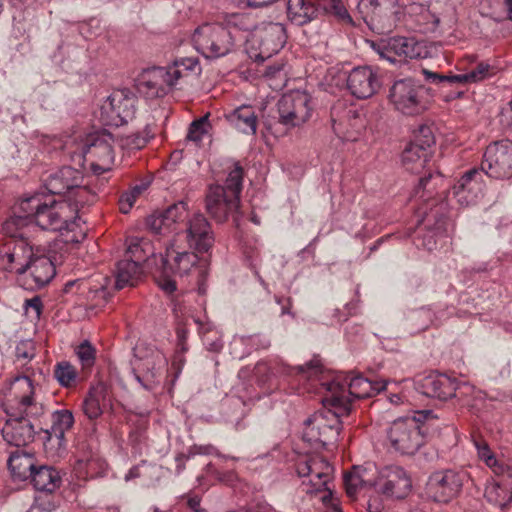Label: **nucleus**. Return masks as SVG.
Returning a JSON list of instances; mask_svg holds the SVG:
<instances>
[{"label": "nucleus", "mask_w": 512, "mask_h": 512, "mask_svg": "<svg viewBox=\"0 0 512 512\" xmlns=\"http://www.w3.org/2000/svg\"><path fill=\"white\" fill-rule=\"evenodd\" d=\"M187 209L183 202L173 204L166 210L150 215L146 224L155 234H166L177 230L176 224L185 221Z\"/></svg>", "instance_id": "obj_26"}, {"label": "nucleus", "mask_w": 512, "mask_h": 512, "mask_svg": "<svg viewBox=\"0 0 512 512\" xmlns=\"http://www.w3.org/2000/svg\"><path fill=\"white\" fill-rule=\"evenodd\" d=\"M96 200V194L92 192L86 185L82 183L77 184L74 190L67 196L65 200L73 210V214L79 210V208L86 205H91Z\"/></svg>", "instance_id": "obj_44"}, {"label": "nucleus", "mask_w": 512, "mask_h": 512, "mask_svg": "<svg viewBox=\"0 0 512 512\" xmlns=\"http://www.w3.org/2000/svg\"><path fill=\"white\" fill-rule=\"evenodd\" d=\"M277 111L279 123L287 129L300 127L312 115V98L305 91H290L278 100Z\"/></svg>", "instance_id": "obj_16"}, {"label": "nucleus", "mask_w": 512, "mask_h": 512, "mask_svg": "<svg viewBox=\"0 0 512 512\" xmlns=\"http://www.w3.org/2000/svg\"><path fill=\"white\" fill-rule=\"evenodd\" d=\"M470 479L466 469L451 468L433 472L427 481V492L436 502L448 503L457 497Z\"/></svg>", "instance_id": "obj_15"}, {"label": "nucleus", "mask_w": 512, "mask_h": 512, "mask_svg": "<svg viewBox=\"0 0 512 512\" xmlns=\"http://www.w3.org/2000/svg\"><path fill=\"white\" fill-rule=\"evenodd\" d=\"M331 382H338L343 387L350 404V409L352 408V399L370 398L386 388V383L384 382H372L358 375L346 376L343 379L337 377Z\"/></svg>", "instance_id": "obj_27"}, {"label": "nucleus", "mask_w": 512, "mask_h": 512, "mask_svg": "<svg viewBox=\"0 0 512 512\" xmlns=\"http://www.w3.org/2000/svg\"><path fill=\"white\" fill-rule=\"evenodd\" d=\"M478 456L485 461L486 465L493 468L495 474L503 473L506 469L504 466L499 465L497 459L491 452L490 448L485 442L474 441Z\"/></svg>", "instance_id": "obj_52"}, {"label": "nucleus", "mask_w": 512, "mask_h": 512, "mask_svg": "<svg viewBox=\"0 0 512 512\" xmlns=\"http://www.w3.org/2000/svg\"><path fill=\"white\" fill-rule=\"evenodd\" d=\"M113 142L112 134L103 131L92 135L82 147V154L91 161L94 173L103 174L111 170L115 159Z\"/></svg>", "instance_id": "obj_21"}, {"label": "nucleus", "mask_w": 512, "mask_h": 512, "mask_svg": "<svg viewBox=\"0 0 512 512\" xmlns=\"http://www.w3.org/2000/svg\"><path fill=\"white\" fill-rule=\"evenodd\" d=\"M442 182L443 177L439 172L435 174L429 172L419 179V183L414 189V197L428 201L434 197L438 186L441 185Z\"/></svg>", "instance_id": "obj_43"}, {"label": "nucleus", "mask_w": 512, "mask_h": 512, "mask_svg": "<svg viewBox=\"0 0 512 512\" xmlns=\"http://www.w3.org/2000/svg\"><path fill=\"white\" fill-rule=\"evenodd\" d=\"M500 480H493L485 488L484 496L488 502L504 509L512 501V469L506 467L504 472L500 471Z\"/></svg>", "instance_id": "obj_30"}, {"label": "nucleus", "mask_w": 512, "mask_h": 512, "mask_svg": "<svg viewBox=\"0 0 512 512\" xmlns=\"http://www.w3.org/2000/svg\"><path fill=\"white\" fill-rule=\"evenodd\" d=\"M28 270L33 284L30 289H39L47 285L55 276L56 269L51 259L43 254L34 253Z\"/></svg>", "instance_id": "obj_32"}, {"label": "nucleus", "mask_w": 512, "mask_h": 512, "mask_svg": "<svg viewBox=\"0 0 512 512\" xmlns=\"http://www.w3.org/2000/svg\"><path fill=\"white\" fill-rule=\"evenodd\" d=\"M326 386L329 392L326 401L334 410L317 411L303 423V440L316 448L327 447L338 441L340 417L350 413V404L343 387L338 382H328Z\"/></svg>", "instance_id": "obj_2"}, {"label": "nucleus", "mask_w": 512, "mask_h": 512, "mask_svg": "<svg viewBox=\"0 0 512 512\" xmlns=\"http://www.w3.org/2000/svg\"><path fill=\"white\" fill-rule=\"evenodd\" d=\"M166 365L165 355L159 350H152L149 355L139 360L136 368L138 372L134 370V378L144 389L152 390Z\"/></svg>", "instance_id": "obj_25"}, {"label": "nucleus", "mask_w": 512, "mask_h": 512, "mask_svg": "<svg viewBox=\"0 0 512 512\" xmlns=\"http://www.w3.org/2000/svg\"><path fill=\"white\" fill-rule=\"evenodd\" d=\"M286 40V28L282 23H262L246 39L247 50L251 58L264 61L278 53Z\"/></svg>", "instance_id": "obj_13"}, {"label": "nucleus", "mask_w": 512, "mask_h": 512, "mask_svg": "<svg viewBox=\"0 0 512 512\" xmlns=\"http://www.w3.org/2000/svg\"><path fill=\"white\" fill-rule=\"evenodd\" d=\"M417 390L423 395L446 401L452 397H456L462 401L463 405L473 408L474 404L470 399H464L474 391L469 384H458L456 379L446 374L431 373L417 382Z\"/></svg>", "instance_id": "obj_14"}, {"label": "nucleus", "mask_w": 512, "mask_h": 512, "mask_svg": "<svg viewBox=\"0 0 512 512\" xmlns=\"http://www.w3.org/2000/svg\"><path fill=\"white\" fill-rule=\"evenodd\" d=\"M384 499L386 498L381 494L369 495V499L367 501L368 512H382L384 510Z\"/></svg>", "instance_id": "obj_63"}, {"label": "nucleus", "mask_w": 512, "mask_h": 512, "mask_svg": "<svg viewBox=\"0 0 512 512\" xmlns=\"http://www.w3.org/2000/svg\"><path fill=\"white\" fill-rule=\"evenodd\" d=\"M493 67L486 62L477 63L470 71L461 74H455L454 81L457 85H466L484 80L492 75Z\"/></svg>", "instance_id": "obj_45"}, {"label": "nucleus", "mask_w": 512, "mask_h": 512, "mask_svg": "<svg viewBox=\"0 0 512 512\" xmlns=\"http://www.w3.org/2000/svg\"><path fill=\"white\" fill-rule=\"evenodd\" d=\"M412 482L407 472L400 466L388 465L381 468L373 477L374 493L386 499H402L411 490Z\"/></svg>", "instance_id": "obj_18"}, {"label": "nucleus", "mask_w": 512, "mask_h": 512, "mask_svg": "<svg viewBox=\"0 0 512 512\" xmlns=\"http://www.w3.org/2000/svg\"><path fill=\"white\" fill-rule=\"evenodd\" d=\"M194 322L198 325V331L206 349L211 352H219L223 344L217 332L212 331L208 324H203L199 320L194 319Z\"/></svg>", "instance_id": "obj_49"}, {"label": "nucleus", "mask_w": 512, "mask_h": 512, "mask_svg": "<svg viewBox=\"0 0 512 512\" xmlns=\"http://www.w3.org/2000/svg\"><path fill=\"white\" fill-rule=\"evenodd\" d=\"M136 98L124 90L112 92L100 107L103 125L119 127L135 115Z\"/></svg>", "instance_id": "obj_19"}, {"label": "nucleus", "mask_w": 512, "mask_h": 512, "mask_svg": "<svg viewBox=\"0 0 512 512\" xmlns=\"http://www.w3.org/2000/svg\"><path fill=\"white\" fill-rule=\"evenodd\" d=\"M483 190L482 171L479 168H471L454 184L452 193L461 206H470L482 197Z\"/></svg>", "instance_id": "obj_24"}, {"label": "nucleus", "mask_w": 512, "mask_h": 512, "mask_svg": "<svg viewBox=\"0 0 512 512\" xmlns=\"http://www.w3.org/2000/svg\"><path fill=\"white\" fill-rule=\"evenodd\" d=\"M195 455H215L219 458L225 459V460H233L237 461L238 458L234 456L224 455L218 451V449L211 445H193L189 448L187 453V458L194 457Z\"/></svg>", "instance_id": "obj_54"}, {"label": "nucleus", "mask_w": 512, "mask_h": 512, "mask_svg": "<svg viewBox=\"0 0 512 512\" xmlns=\"http://www.w3.org/2000/svg\"><path fill=\"white\" fill-rule=\"evenodd\" d=\"M209 128V115L206 114L190 124L187 138L194 142H200Z\"/></svg>", "instance_id": "obj_51"}, {"label": "nucleus", "mask_w": 512, "mask_h": 512, "mask_svg": "<svg viewBox=\"0 0 512 512\" xmlns=\"http://www.w3.org/2000/svg\"><path fill=\"white\" fill-rule=\"evenodd\" d=\"M358 11L367 26L377 34H388L404 16L398 0H360Z\"/></svg>", "instance_id": "obj_12"}, {"label": "nucleus", "mask_w": 512, "mask_h": 512, "mask_svg": "<svg viewBox=\"0 0 512 512\" xmlns=\"http://www.w3.org/2000/svg\"><path fill=\"white\" fill-rule=\"evenodd\" d=\"M135 201L136 199L134 198V196L128 191L122 193L118 201L120 211L123 214L129 213Z\"/></svg>", "instance_id": "obj_64"}, {"label": "nucleus", "mask_w": 512, "mask_h": 512, "mask_svg": "<svg viewBox=\"0 0 512 512\" xmlns=\"http://www.w3.org/2000/svg\"><path fill=\"white\" fill-rule=\"evenodd\" d=\"M82 450L76 456L74 472L79 479L94 478L105 468V461L96 451L82 444Z\"/></svg>", "instance_id": "obj_31"}, {"label": "nucleus", "mask_w": 512, "mask_h": 512, "mask_svg": "<svg viewBox=\"0 0 512 512\" xmlns=\"http://www.w3.org/2000/svg\"><path fill=\"white\" fill-rule=\"evenodd\" d=\"M381 59L396 65L421 56V45L411 37L396 36L372 45Z\"/></svg>", "instance_id": "obj_22"}, {"label": "nucleus", "mask_w": 512, "mask_h": 512, "mask_svg": "<svg viewBox=\"0 0 512 512\" xmlns=\"http://www.w3.org/2000/svg\"><path fill=\"white\" fill-rule=\"evenodd\" d=\"M319 371L320 365L318 361H310L304 365L292 367L279 360H261L256 363L253 373L258 385L265 386L271 383L273 378L278 375H302L310 378L317 375Z\"/></svg>", "instance_id": "obj_20"}, {"label": "nucleus", "mask_w": 512, "mask_h": 512, "mask_svg": "<svg viewBox=\"0 0 512 512\" xmlns=\"http://www.w3.org/2000/svg\"><path fill=\"white\" fill-rule=\"evenodd\" d=\"M107 401V387L102 383L93 386L83 402L85 415L91 420L97 419L102 415Z\"/></svg>", "instance_id": "obj_38"}, {"label": "nucleus", "mask_w": 512, "mask_h": 512, "mask_svg": "<svg viewBox=\"0 0 512 512\" xmlns=\"http://www.w3.org/2000/svg\"><path fill=\"white\" fill-rule=\"evenodd\" d=\"M347 89L358 99L373 96L381 87V80L370 66H358L351 69L346 79Z\"/></svg>", "instance_id": "obj_23"}, {"label": "nucleus", "mask_w": 512, "mask_h": 512, "mask_svg": "<svg viewBox=\"0 0 512 512\" xmlns=\"http://www.w3.org/2000/svg\"><path fill=\"white\" fill-rule=\"evenodd\" d=\"M428 89L413 78L396 80L389 90L388 99L394 109L406 116L425 112L430 103Z\"/></svg>", "instance_id": "obj_10"}, {"label": "nucleus", "mask_w": 512, "mask_h": 512, "mask_svg": "<svg viewBox=\"0 0 512 512\" xmlns=\"http://www.w3.org/2000/svg\"><path fill=\"white\" fill-rule=\"evenodd\" d=\"M321 8L329 15L344 23H352V18L341 0H320Z\"/></svg>", "instance_id": "obj_50"}, {"label": "nucleus", "mask_w": 512, "mask_h": 512, "mask_svg": "<svg viewBox=\"0 0 512 512\" xmlns=\"http://www.w3.org/2000/svg\"><path fill=\"white\" fill-rule=\"evenodd\" d=\"M153 134L147 125L143 131L122 136L120 146L127 151H137L145 147Z\"/></svg>", "instance_id": "obj_48"}, {"label": "nucleus", "mask_w": 512, "mask_h": 512, "mask_svg": "<svg viewBox=\"0 0 512 512\" xmlns=\"http://www.w3.org/2000/svg\"><path fill=\"white\" fill-rule=\"evenodd\" d=\"M162 269L155 277L159 288L167 295H173L177 285L171 275L194 276L200 294L206 292L205 280L208 275L209 263L205 258H199L191 251L181 249L175 242L170 243L164 255L161 256Z\"/></svg>", "instance_id": "obj_4"}, {"label": "nucleus", "mask_w": 512, "mask_h": 512, "mask_svg": "<svg viewBox=\"0 0 512 512\" xmlns=\"http://www.w3.org/2000/svg\"><path fill=\"white\" fill-rule=\"evenodd\" d=\"M416 22L419 25L425 26V29L427 30H433L438 26L440 18L432 12L429 7L425 6L424 10L419 14V18Z\"/></svg>", "instance_id": "obj_59"}, {"label": "nucleus", "mask_w": 512, "mask_h": 512, "mask_svg": "<svg viewBox=\"0 0 512 512\" xmlns=\"http://www.w3.org/2000/svg\"><path fill=\"white\" fill-rule=\"evenodd\" d=\"M30 479L36 490L49 494L58 489L62 483L60 471L47 465L36 467Z\"/></svg>", "instance_id": "obj_35"}, {"label": "nucleus", "mask_w": 512, "mask_h": 512, "mask_svg": "<svg viewBox=\"0 0 512 512\" xmlns=\"http://www.w3.org/2000/svg\"><path fill=\"white\" fill-rule=\"evenodd\" d=\"M51 427L44 429L47 439L57 438L59 442L64 439L65 433L72 428L74 417L70 410H56L51 414Z\"/></svg>", "instance_id": "obj_40"}, {"label": "nucleus", "mask_w": 512, "mask_h": 512, "mask_svg": "<svg viewBox=\"0 0 512 512\" xmlns=\"http://www.w3.org/2000/svg\"><path fill=\"white\" fill-rule=\"evenodd\" d=\"M22 218H10L3 223L2 231L6 238L0 243V268L22 275L28 271L34 255L33 247L25 238L21 228Z\"/></svg>", "instance_id": "obj_7"}, {"label": "nucleus", "mask_w": 512, "mask_h": 512, "mask_svg": "<svg viewBox=\"0 0 512 512\" xmlns=\"http://www.w3.org/2000/svg\"><path fill=\"white\" fill-rule=\"evenodd\" d=\"M296 472L304 478L302 489L307 494H319L320 500L326 507L325 512H342L338 499L333 497L328 488L333 467L323 457L318 455L304 456L296 462Z\"/></svg>", "instance_id": "obj_6"}, {"label": "nucleus", "mask_w": 512, "mask_h": 512, "mask_svg": "<svg viewBox=\"0 0 512 512\" xmlns=\"http://www.w3.org/2000/svg\"><path fill=\"white\" fill-rule=\"evenodd\" d=\"M12 390L14 396L4 403L7 420L2 435L8 444L20 448L34 440L36 430L32 419L40 418L44 407L34 400V386L28 376L15 377Z\"/></svg>", "instance_id": "obj_1"}, {"label": "nucleus", "mask_w": 512, "mask_h": 512, "mask_svg": "<svg viewBox=\"0 0 512 512\" xmlns=\"http://www.w3.org/2000/svg\"><path fill=\"white\" fill-rule=\"evenodd\" d=\"M316 8L308 0H286V13L289 21L295 25H304L316 16Z\"/></svg>", "instance_id": "obj_39"}, {"label": "nucleus", "mask_w": 512, "mask_h": 512, "mask_svg": "<svg viewBox=\"0 0 512 512\" xmlns=\"http://www.w3.org/2000/svg\"><path fill=\"white\" fill-rule=\"evenodd\" d=\"M83 179L81 171L64 166L47 178L45 187L51 195L67 197L77 187V184L83 182Z\"/></svg>", "instance_id": "obj_28"}, {"label": "nucleus", "mask_w": 512, "mask_h": 512, "mask_svg": "<svg viewBox=\"0 0 512 512\" xmlns=\"http://www.w3.org/2000/svg\"><path fill=\"white\" fill-rule=\"evenodd\" d=\"M226 27H229L231 31L233 29H237L240 31H252L256 26H254L252 19L249 15L238 13V14H232L225 25Z\"/></svg>", "instance_id": "obj_53"}, {"label": "nucleus", "mask_w": 512, "mask_h": 512, "mask_svg": "<svg viewBox=\"0 0 512 512\" xmlns=\"http://www.w3.org/2000/svg\"><path fill=\"white\" fill-rule=\"evenodd\" d=\"M19 215L12 218H22L21 228L35 224L42 230L62 232L71 230L74 222L73 210L66 201L56 200L43 193H35L21 200Z\"/></svg>", "instance_id": "obj_3"}, {"label": "nucleus", "mask_w": 512, "mask_h": 512, "mask_svg": "<svg viewBox=\"0 0 512 512\" xmlns=\"http://www.w3.org/2000/svg\"><path fill=\"white\" fill-rule=\"evenodd\" d=\"M15 355L18 360H31L35 356L34 344L30 340L21 341L15 349Z\"/></svg>", "instance_id": "obj_60"}, {"label": "nucleus", "mask_w": 512, "mask_h": 512, "mask_svg": "<svg viewBox=\"0 0 512 512\" xmlns=\"http://www.w3.org/2000/svg\"><path fill=\"white\" fill-rule=\"evenodd\" d=\"M431 151L410 142L402 152V163L406 170L420 173L430 161Z\"/></svg>", "instance_id": "obj_37"}, {"label": "nucleus", "mask_w": 512, "mask_h": 512, "mask_svg": "<svg viewBox=\"0 0 512 512\" xmlns=\"http://www.w3.org/2000/svg\"><path fill=\"white\" fill-rule=\"evenodd\" d=\"M372 483L373 477L369 475L367 468L354 467L352 472L344 475L345 490L350 498H355L365 486L372 488Z\"/></svg>", "instance_id": "obj_42"}, {"label": "nucleus", "mask_w": 512, "mask_h": 512, "mask_svg": "<svg viewBox=\"0 0 512 512\" xmlns=\"http://www.w3.org/2000/svg\"><path fill=\"white\" fill-rule=\"evenodd\" d=\"M143 276V267L137 262L123 259L116 265L115 270V287L123 289L125 287H133L138 284Z\"/></svg>", "instance_id": "obj_36"}, {"label": "nucleus", "mask_w": 512, "mask_h": 512, "mask_svg": "<svg viewBox=\"0 0 512 512\" xmlns=\"http://www.w3.org/2000/svg\"><path fill=\"white\" fill-rule=\"evenodd\" d=\"M187 239L190 247L200 252H207L214 243V237L207 219L202 214H195L188 221Z\"/></svg>", "instance_id": "obj_29"}, {"label": "nucleus", "mask_w": 512, "mask_h": 512, "mask_svg": "<svg viewBox=\"0 0 512 512\" xmlns=\"http://www.w3.org/2000/svg\"><path fill=\"white\" fill-rule=\"evenodd\" d=\"M192 42L203 56L216 59L233 51L235 36L233 31L222 23H204L195 29Z\"/></svg>", "instance_id": "obj_11"}, {"label": "nucleus", "mask_w": 512, "mask_h": 512, "mask_svg": "<svg viewBox=\"0 0 512 512\" xmlns=\"http://www.w3.org/2000/svg\"><path fill=\"white\" fill-rule=\"evenodd\" d=\"M423 74L425 75V79L431 83H442L444 86L457 85V82L453 79L455 74L442 75L428 70H423Z\"/></svg>", "instance_id": "obj_61"}, {"label": "nucleus", "mask_w": 512, "mask_h": 512, "mask_svg": "<svg viewBox=\"0 0 512 512\" xmlns=\"http://www.w3.org/2000/svg\"><path fill=\"white\" fill-rule=\"evenodd\" d=\"M144 480L146 485L154 486L159 482L162 476V467L156 464L147 463L143 461Z\"/></svg>", "instance_id": "obj_56"}, {"label": "nucleus", "mask_w": 512, "mask_h": 512, "mask_svg": "<svg viewBox=\"0 0 512 512\" xmlns=\"http://www.w3.org/2000/svg\"><path fill=\"white\" fill-rule=\"evenodd\" d=\"M7 464L13 479L18 481L30 479L36 468L34 457L19 448L10 453Z\"/></svg>", "instance_id": "obj_34"}, {"label": "nucleus", "mask_w": 512, "mask_h": 512, "mask_svg": "<svg viewBox=\"0 0 512 512\" xmlns=\"http://www.w3.org/2000/svg\"><path fill=\"white\" fill-rule=\"evenodd\" d=\"M242 344L250 346L254 350H265L268 349L271 345L270 339L261 334L244 336L240 338Z\"/></svg>", "instance_id": "obj_57"}, {"label": "nucleus", "mask_w": 512, "mask_h": 512, "mask_svg": "<svg viewBox=\"0 0 512 512\" xmlns=\"http://www.w3.org/2000/svg\"><path fill=\"white\" fill-rule=\"evenodd\" d=\"M412 142L431 151V147L435 143V137L431 127L427 125H420L418 130L414 133V140Z\"/></svg>", "instance_id": "obj_55"}, {"label": "nucleus", "mask_w": 512, "mask_h": 512, "mask_svg": "<svg viewBox=\"0 0 512 512\" xmlns=\"http://www.w3.org/2000/svg\"><path fill=\"white\" fill-rule=\"evenodd\" d=\"M243 168L238 162H233L224 186L211 185L206 195V209L218 222H224L230 213L236 211L240 204V194L243 183Z\"/></svg>", "instance_id": "obj_9"}, {"label": "nucleus", "mask_w": 512, "mask_h": 512, "mask_svg": "<svg viewBox=\"0 0 512 512\" xmlns=\"http://www.w3.org/2000/svg\"><path fill=\"white\" fill-rule=\"evenodd\" d=\"M200 73L201 66L198 58H179L169 66L144 70L138 78L137 88L148 98L162 97L170 92L180 79L190 74L199 75Z\"/></svg>", "instance_id": "obj_5"}, {"label": "nucleus", "mask_w": 512, "mask_h": 512, "mask_svg": "<svg viewBox=\"0 0 512 512\" xmlns=\"http://www.w3.org/2000/svg\"><path fill=\"white\" fill-rule=\"evenodd\" d=\"M56 505L50 495L38 496L27 512H52Z\"/></svg>", "instance_id": "obj_58"}, {"label": "nucleus", "mask_w": 512, "mask_h": 512, "mask_svg": "<svg viewBox=\"0 0 512 512\" xmlns=\"http://www.w3.org/2000/svg\"><path fill=\"white\" fill-rule=\"evenodd\" d=\"M483 174L497 180L512 178V141L503 139L490 143L479 168Z\"/></svg>", "instance_id": "obj_17"}, {"label": "nucleus", "mask_w": 512, "mask_h": 512, "mask_svg": "<svg viewBox=\"0 0 512 512\" xmlns=\"http://www.w3.org/2000/svg\"><path fill=\"white\" fill-rule=\"evenodd\" d=\"M78 376L76 368L68 361H61L55 365L54 377L62 387L74 386Z\"/></svg>", "instance_id": "obj_47"}, {"label": "nucleus", "mask_w": 512, "mask_h": 512, "mask_svg": "<svg viewBox=\"0 0 512 512\" xmlns=\"http://www.w3.org/2000/svg\"><path fill=\"white\" fill-rule=\"evenodd\" d=\"M227 121L238 131L254 135L258 127V117L251 105H241L226 115Z\"/></svg>", "instance_id": "obj_33"}, {"label": "nucleus", "mask_w": 512, "mask_h": 512, "mask_svg": "<svg viewBox=\"0 0 512 512\" xmlns=\"http://www.w3.org/2000/svg\"><path fill=\"white\" fill-rule=\"evenodd\" d=\"M155 254V249L150 240L140 237H131L127 240L126 258L139 265Z\"/></svg>", "instance_id": "obj_41"}, {"label": "nucleus", "mask_w": 512, "mask_h": 512, "mask_svg": "<svg viewBox=\"0 0 512 512\" xmlns=\"http://www.w3.org/2000/svg\"><path fill=\"white\" fill-rule=\"evenodd\" d=\"M42 300L39 296H34L30 299H26L23 305L25 313L28 314L30 311L34 313L35 318H39L42 313Z\"/></svg>", "instance_id": "obj_62"}, {"label": "nucleus", "mask_w": 512, "mask_h": 512, "mask_svg": "<svg viewBox=\"0 0 512 512\" xmlns=\"http://www.w3.org/2000/svg\"><path fill=\"white\" fill-rule=\"evenodd\" d=\"M95 354V348L88 341L82 342L76 348V355L81 364V379H85L90 374V371L95 364Z\"/></svg>", "instance_id": "obj_46"}, {"label": "nucleus", "mask_w": 512, "mask_h": 512, "mask_svg": "<svg viewBox=\"0 0 512 512\" xmlns=\"http://www.w3.org/2000/svg\"><path fill=\"white\" fill-rule=\"evenodd\" d=\"M434 418L431 410L417 411L413 417L394 420L387 429L390 447L402 454H415L426 442L427 421Z\"/></svg>", "instance_id": "obj_8"}]
</instances>
